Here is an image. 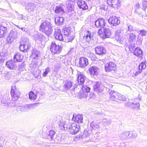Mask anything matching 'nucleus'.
I'll return each instance as SVG.
<instances>
[{
    "mask_svg": "<svg viewBox=\"0 0 147 147\" xmlns=\"http://www.w3.org/2000/svg\"><path fill=\"white\" fill-rule=\"evenodd\" d=\"M77 81L78 84L79 85H82L81 88L82 91L88 93L90 92V88L86 85H83L85 82V76L80 71H78L77 73Z\"/></svg>",
    "mask_w": 147,
    "mask_h": 147,
    "instance_id": "f257e3e1",
    "label": "nucleus"
},
{
    "mask_svg": "<svg viewBox=\"0 0 147 147\" xmlns=\"http://www.w3.org/2000/svg\"><path fill=\"white\" fill-rule=\"evenodd\" d=\"M30 47V45L28 39L26 38L22 40L19 46V49L21 51L26 52Z\"/></svg>",
    "mask_w": 147,
    "mask_h": 147,
    "instance_id": "f03ea898",
    "label": "nucleus"
},
{
    "mask_svg": "<svg viewBox=\"0 0 147 147\" xmlns=\"http://www.w3.org/2000/svg\"><path fill=\"white\" fill-rule=\"evenodd\" d=\"M11 94L12 96L11 102L13 104L15 102H17L18 99L20 95V92L17 89L16 87L11 86Z\"/></svg>",
    "mask_w": 147,
    "mask_h": 147,
    "instance_id": "7ed1b4c3",
    "label": "nucleus"
},
{
    "mask_svg": "<svg viewBox=\"0 0 147 147\" xmlns=\"http://www.w3.org/2000/svg\"><path fill=\"white\" fill-rule=\"evenodd\" d=\"M98 33L100 37L102 39H105L110 37L111 35V32L109 28H103L99 29Z\"/></svg>",
    "mask_w": 147,
    "mask_h": 147,
    "instance_id": "20e7f679",
    "label": "nucleus"
},
{
    "mask_svg": "<svg viewBox=\"0 0 147 147\" xmlns=\"http://www.w3.org/2000/svg\"><path fill=\"white\" fill-rule=\"evenodd\" d=\"M90 130L88 129L84 130V131L83 132H81L79 135L76 136V138L78 139H84V141H88L89 140V136L90 135Z\"/></svg>",
    "mask_w": 147,
    "mask_h": 147,
    "instance_id": "39448f33",
    "label": "nucleus"
},
{
    "mask_svg": "<svg viewBox=\"0 0 147 147\" xmlns=\"http://www.w3.org/2000/svg\"><path fill=\"white\" fill-rule=\"evenodd\" d=\"M116 65L114 63L110 62L107 63L105 66V69L107 72H111L114 73L116 69Z\"/></svg>",
    "mask_w": 147,
    "mask_h": 147,
    "instance_id": "423d86ee",
    "label": "nucleus"
},
{
    "mask_svg": "<svg viewBox=\"0 0 147 147\" xmlns=\"http://www.w3.org/2000/svg\"><path fill=\"white\" fill-rule=\"evenodd\" d=\"M68 131L72 134H76L80 130V125L73 123L69 126Z\"/></svg>",
    "mask_w": 147,
    "mask_h": 147,
    "instance_id": "0eeeda50",
    "label": "nucleus"
},
{
    "mask_svg": "<svg viewBox=\"0 0 147 147\" xmlns=\"http://www.w3.org/2000/svg\"><path fill=\"white\" fill-rule=\"evenodd\" d=\"M50 50L53 54H58L61 51V49L58 45H57L55 41L52 42L50 47Z\"/></svg>",
    "mask_w": 147,
    "mask_h": 147,
    "instance_id": "6e6552de",
    "label": "nucleus"
},
{
    "mask_svg": "<svg viewBox=\"0 0 147 147\" xmlns=\"http://www.w3.org/2000/svg\"><path fill=\"white\" fill-rule=\"evenodd\" d=\"M13 105H11L12 106L18 107L17 108V110L22 112H25L28 111L30 109V107L29 105H26L24 106H20L18 103L15 102L13 103Z\"/></svg>",
    "mask_w": 147,
    "mask_h": 147,
    "instance_id": "1a4fd4ad",
    "label": "nucleus"
},
{
    "mask_svg": "<svg viewBox=\"0 0 147 147\" xmlns=\"http://www.w3.org/2000/svg\"><path fill=\"white\" fill-rule=\"evenodd\" d=\"M55 132L53 130H50L49 133L47 134V138L50 141H53L54 140L55 142L56 143H60V141H58L59 137L56 138L55 139Z\"/></svg>",
    "mask_w": 147,
    "mask_h": 147,
    "instance_id": "9d476101",
    "label": "nucleus"
},
{
    "mask_svg": "<svg viewBox=\"0 0 147 147\" xmlns=\"http://www.w3.org/2000/svg\"><path fill=\"white\" fill-rule=\"evenodd\" d=\"M109 22L112 26H116L120 23V20L119 18L115 16H112L108 20Z\"/></svg>",
    "mask_w": 147,
    "mask_h": 147,
    "instance_id": "9b49d317",
    "label": "nucleus"
},
{
    "mask_svg": "<svg viewBox=\"0 0 147 147\" xmlns=\"http://www.w3.org/2000/svg\"><path fill=\"white\" fill-rule=\"evenodd\" d=\"M18 34L16 30L11 31L10 33L9 36L7 38V41L10 43H12L16 39L17 36H18Z\"/></svg>",
    "mask_w": 147,
    "mask_h": 147,
    "instance_id": "f8f14e48",
    "label": "nucleus"
},
{
    "mask_svg": "<svg viewBox=\"0 0 147 147\" xmlns=\"http://www.w3.org/2000/svg\"><path fill=\"white\" fill-rule=\"evenodd\" d=\"M90 74L91 76H97L100 71V69L96 66H90L88 69Z\"/></svg>",
    "mask_w": 147,
    "mask_h": 147,
    "instance_id": "ddd939ff",
    "label": "nucleus"
},
{
    "mask_svg": "<svg viewBox=\"0 0 147 147\" xmlns=\"http://www.w3.org/2000/svg\"><path fill=\"white\" fill-rule=\"evenodd\" d=\"M51 24L50 19H47L45 20H42L41 24L39 26L40 31L42 32Z\"/></svg>",
    "mask_w": 147,
    "mask_h": 147,
    "instance_id": "4468645a",
    "label": "nucleus"
},
{
    "mask_svg": "<svg viewBox=\"0 0 147 147\" xmlns=\"http://www.w3.org/2000/svg\"><path fill=\"white\" fill-rule=\"evenodd\" d=\"M93 34L89 31H86L84 34L83 40L87 42H89L93 39Z\"/></svg>",
    "mask_w": 147,
    "mask_h": 147,
    "instance_id": "2eb2a0df",
    "label": "nucleus"
},
{
    "mask_svg": "<svg viewBox=\"0 0 147 147\" xmlns=\"http://www.w3.org/2000/svg\"><path fill=\"white\" fill-rule=\"evenodd\" d=\"M34 40L35 41H38L41 42L45 41V36L40 33L35 32L34 36Z\"/></svg>",
    "mask_w": 147,
    "mask_h": 147,
    "instance_id": "dca6fc26",
    "label": "nucleus"
},
{
    "mask_svg": "<svg viewBox=\"0 0 147 147\" xmlns=\"http://www.w3.org/2000/svg\"><path fill=\"white\" fill-rule=\"evenodd\" d=\"M54 36L56 39L59 40L60 41H63L64 40L60 29L58 28H55V30Z\"/></svg>",
    "mask_w": 147,
    "mask_h": 147,
    "instance_id": "f3484780",
    "label": "nucleus"
},
{
    "mask_svg": "<svg viewBox=\"0 0 147 147\" xmlns=\"http://www.w3.org/2000/svg\"><path fill=\"white\" fill-rule=\"evenodd\" d=\"M95 24L97 28H103L105 25V22L103 18H100L95 21Z\"/></svg>",
    "mask_w": 147,
    "mask_h": 147,
    "instance_id": "a211bd4d",
    "label": "nucleus"
},
{
    "mask_svg": "<svg viewBox=\"0 0 147 147\" xmlns=\"http://www.w3.org/2000/svg\"><path fill=\"white\" fill-rule=\"evenodd\" d=\"M70 32V30L69 28H65L63 29V33L64 35L66 36L65 38L68 40L67 41L68 42L71 41L74 38V36L71 37V35L69 34Z\"/></svg>",
    "mask_w": 147,
    "mask_h": 147,
    "instance_id": "6ab92c4d",
    "label": "nucleus"
},
{
    "mask_svg": "<svg viewBox=\"0 0 147 147\" xmlns=\"http://www.w3.org/2000/svg\"><path fill=\"white\" fill-rule=\"evenodd\" d=\"M25 9L29 12L33 11L36 8V5L34 3H28L25 5Z\"/></svg>",
    "mask_w": 147,
    "mask_h": 147,
    "instance_id": "aec40b11",
    "label": "nucleus"
},
{
    "mask_svg": "<svg viewBox=\"0 0 147 147\" xmlns=\"http://www.w3.org/2000/svg\"><path fill=\"white\" fill-rule=\"evenodd\" d=\"M63 83V91L64 92L69 90L72 85V83L69 81H64Z\"/></svg>",
    "mask_w": 147,
    "mask_h": 147,
    "instance_id": "412c9836",
    "label": "nucleus"
},
{
    "mask_svg": "<svg viewBox=\"0 0 147 147\" xmlns=\"http://www.w3.org/2000/svg\"><path fill=\"white\" fill-rule=\"evenodd\" d=\"M72 120L78 123H82L83 121V116L80 114H74Z\"/></svg>",
    "mask_w": 147,
    "mask_h": 147,
    "instance_id": "4be33fe9",
    "label": "nucleus"
},
{
    "mask_svg": "<svg viewBox=\"0 0 147 147\" xmlns=\"http://www.w3.org/2000/svg\"><path fill=\"white\" fill-rule=\"evenodd\" d=\"M79 64L80 67H84L88 65V59L84 57H81L80 58Z\"/></svg>",
    "mask_w": 147,
    "mask_h": 147,
    "instance_id": "5701e85b",
    "label": "nucleus"
},
{
    "mask_svg": "<svg viewBox=\"0 0 147 147\" xmlns=\"http://www.w3.org/2000/svg\"><path fill=\"white\" fill-rule=\"evenodd\" d=\"M55 12L57 14L62 15L65 12L63 6L62 5L56 6L55 8Z\"/></svg>",
    "mask_w": 147,
    "mask_h": 147,
    "instance_id": "b1692460",
    "label": "nucleus"
},
{
    "mask_svg": "<svg viewBox=\"0 0 147 147\" xmlns=\"http://www.w3.org/2000/svg\"><path fill=\"white\" fill-rule=\"evenodd\" d=\"M53 26L50 24L48 27L43 30L42 32H43L45 34L49 36L53 31Z\"/></svg>",
    "mask_w": 147,
    "mask_h": 147,
    "instance_id": "393cba45",
    "label": "nucleus"
},
{
    "mask_svg": "<svg viewBox=\"0 0 147 147\" xmlns=\"http://www.w3.org/2000/svg\"><path fill=\"white\" fill-rule=\"evenodd\" d=\"M95 50L96 54L100 55L104 54L106 52V50L102 45L98 46L95 48Z\"/></svg>",
    "mask_w": 147,
    "mask_h": 147,
    "instance_id": "a878e982",
    "label": "nucleus"
},
{
    "mask_svg": "<svg viewBox=\"0 0 147 147\" xmlns=\"http://www.w3.org/2000/svg\"><path fill=\"white\" fill-rule=\"evenodd\" d=\"M77 4L80 8H81L83 10L87 9L88 6L85 2L83 0L79 1L77 2Z\"/></svg>",
    "mask_w": 147,
    "mask_h": 147,
    "instance_id": "bb28decb",
    "label": "nucleus"
},
{
    "mask_svg": "<svg viewBox=\"0 0 147 147\" xmlns=\"http://www.w3.org/2000/svg\"><path fill=\"white\" fill-rule=\"evenodd\" d=\"M102 84L101 83L99 82H96L93 88L95 91L98 93H100L102 90Z\"/></svg>",
    "mask_w": 147,
    "mask_h": 147,
    "instance_id": "cd10ccee",
    "label": "nucleus"
},
{
    "mask_svg": "<svg viewBox=\"0 0 147 147\" xmlns=\"http://www.w3.org/2000/svg\"><path fill=\"white\" fill-rule=\"evenodd\" d=\"M125 106L127 107H130L133 109L137 108L140 109V105L139 102H136L135 104L133 102H127L125 105Z\"/></svg>",
    "mask_w": 147,
    "mask_h": 147,
    "instance_id": "c85d7f7f",
    "label": "nucleus"
},
{
    "mask_svg": "<svg viewBox=\"0 0 147 147\" xmlns=\"http://www.w3.org/2000/svg\"><path fill=\"white\" fill-rule=\"evenodd\" d=\"M6 66L10 69H13L15 68L16 64L14 61L11 60L6 62Z\"/></svg>",
    "mask_w": 147,
    "mask_h": 147,
    "instance_id": "c756f323",
    "label": "nucleus"
},
{
    "mask_svg": "<svg viewBox=\"0 0 147 147\" xmlns=\"http://www.w3.org/2000/svg\"><path fill=\"white\" fill-rule=\"evenodd\" d=\"M129 131H125L120 135V137L121 139H129Z\"/></svg>",
    "mask_w": 147,
    "mask_h": 147,
    "instance_id": "7c9ffc66",
    "label": "nucleus"
},
{
    "mask_svg": "<svg viewBox=\"0 0 147 147\" xmlns=\"http://www.w3.org/2000/svg\"><path fill=\"white\" fill-rule=\"evenodd\" d=\"M110 99L113 101H116L117 92L111 90L109 92Z\"/></svg>",
    "mask_w": 147,
    "mask_h": 147,
    "instance_id": "2f4dec72",
    "label": "nucleus"
},
{
    "mask_svg": "<svg viewBox=\"0 0 147 147\" xmlns=\"http://www.w3.org/2000/svg\"><path fill=\"white\" fill-rule=\"evenodd\" d=\"M7 29L6 26H3L2 25L0 26V38L4 36V34L6 33Z\"/></svg>",
    "mask_w": 147,
    "mask_h": 147,
    "instance_id": "473e14b6",
    "label": "nucleus"
},
{
    "mask_svg": "<svg viewBox=\"0 0 147 147\" xmlns=\"http://www.w3.org/2000/svg\"><path fill=\"white\" fill-rule=\"evenodd\" d=\"M63 17H57L55 18V22L57 25H62L63 23Z\"/></svg>",
    "mask_w": 147,
    "mask_h": 147,
    "instance_id": "72a5a7b5",
    "label": "nucleus"
},
{
    "mask_svg": "<svg viewBox=\"0 0 147 147\" xmlns=\"http://www.w3.org/2000/svg\"><path fill=\"white\" fill-rule=\"evenodd\" d=\"M122 33L121 32H116L115 33V39L118 42H120L122 40Z\"/></svg>",
    "mask_w": 147,
    "mask_h": 147,
    "instance_id": "f704fd0d",
    "label": "nucleus"
},
{
    "mask_svg": "<svg viewBox=\"0 0 147 147\" xmlns=\"http://www.w3.org/2000/svg\"><path fill=\"white\" fill-rule=\"evenodd\" d=\"M23 58V56H14L13 61L15 62H21Z\"/></svg>",
    "mask_w": 147,
    "mask_h": 147,
    "instance_id": "c9c22d12",
    "label": "nucleus"
},
{
    "mask_svg": "<svg viewBox=\"0 0 147 147\" xmlns=\"http://www.w3.org/2000/svg\"><path fill=\"white\" fill-rule=\"evenodd\" d=\"M112 121L110 119H107L106 118L103 119L102 122L105 125L108 126L110 125Z\"/></svg>",
    "mask_w": 147,
    "mask_h": 147,
    "instance_id": "e433bc0d",
    "label": "nucleus"
},
{
    "mask_svg": "<svg viewBox=\"0 0 147 147\" xmlns=\"http://www.w3.org/2000/svg\"><path fill=\"white\" fill-rule=\"evenodd\" d=\"M29 98L31 100H35L37 98V96L33 92H30L29 95Z\"/></svg>",
    "mask_w": 147,
    "mask_h": 147,
    "instance_id": "4c0bfd02",
    "label": "nucleus"
},
{
    "mask_svg": "<svg viewBox=\"0 0 147 147\" xmlns=\"http://www.w3.org/2000/svg\"><path fill=\"white\" fill-rule=\"evenodd\" d=\"M142 71L140 68L135 69L133 71V75L134 76H137L140 74Z\"/></svg>",
    "mask_w": 147,
    "mask_h": 147,
    "instance_id": "58836bf2",
    "label": "nucleus"
},
{
    "mask_svg": "<svg viewBox=\"0 0 147 147\" xmlns=\"http://www.w3.org/2000/svg\"><path fill=\"white\" fill-rule=\"evenodd\" d=\"M142 51L139 48H137L134 51V55H140L142 54Z\"/></svg>",
    "mask_w": 147,
    "mask_h": 147,
    "instance_id": "ea45409f",
    "label": "nucleus"
},
{
    "mask_svg": "<svg viewBox=\"0 0 147 147\" xmlns=\"http://www.w3.org/2000/svg\"><path fill=\"white\" fill-rule=\"evenodd\" d=\"M129 36V40L130 41H134L136 40V35L134 33H130Z\"/></svg>",
    "mask_w": 147,
    "mask_h": 147,
    "instance_id": "a19ab883",
    "label": "nucleus"
},
{
    "mask_svg": "<svg viewBox=\"0 0 147 147\" xmlns=\"http://www.w3.org/2000/svg\"><path fill=\"white\" fill-rule=\"evenodd\" d=\"M138 68H140V69L142 71L143 70L145 69L146 67V65L145 64V62H141L138 65Z\"/></svg>",
    "mask_w": 147,
    "mask_h": 147,
    "instance_id": "79ce46f5",
    "label": "nucleus"
},
{
    "mask_svg": "<svg viewBox=\"0 0 147 147\" xmlns=\"http://www.w3.org/2000/svg\"><path fill=\"white\" fill-rule=\"evenodd\" d=\"M90 127L94 129L99 128L100 126L99 124L95 123L94 121H92L90 123Z\"/></svg>",
    "mask_w": 147,
    "mask_h": 147,
    "instance_id": "37998d69",
    "label": "nucleus"
},
{
    "mask_svg": "<svg viewBox=\"0 0 147 147\" xmlns=\"http://www.w3.org/2000/svg\"><path fill=\"white\" fill-rule=\"evenodd\" d=\"M137 136V134L135 131H129V138H136Z\"/></svg>",
    "mask_w": 147,
    "mask_h": 147,
    "instance_id": "c03bdc74",
    "label": "nucleus"
},
{
    "mask_svg": "<svg viewBox=\"0 0 147 147\" xmlns=\"http://www.w3.org/2000/svg\"><path fill=\"white\" fill-rule=\"evenodd\" d=\"M112 7L115 8H117L118 7L120 6V4L119 0H115Z\"/></svg>",
    "mask_w": 147,
    "mask_h": 147,
    "instance_id": "a18cd8bd",
    "label": "nucleus"
},
{
    "mask_svg": "<svg viewBox=\"0 0 147 147\" xmlns=\"http://www.w3.org/2000/svg\"><path fill=\"white\" fill-rule=\"evenodd\" d=\"M87 92L82 91V92L80 93L79 94V98L81 99L83 98L87 97L88 96Z\"/></svg>",
    "mask_w": 147,
    "mask_h": 147,
    "instance_id": "49530a36",
    "label": "nucleus"
},
{
    "mask_svg": "<svg viewBox=\"0 0 147 147\" xmlns=\"http://www.w3.org/2000/svg\"><path fill=\"white\" fill-rule=\"evenodd\" d=\"M116 100H124V96L118 93L117 92Z\"/></svg>",
    "mask_w": 147,
    "mask_h": 147,
    "instance_id": "de8ad7c7",
    "label": "nucleus"
},
{
    "mask_svg": "<svg viewBox=\"0 0 147 147\" xmlns=\"http://www.w3.org/2000/svg\"><path fill=\"white\" fill-rule=\"evenodd\" d=\"M127 26L128 30L127 31L126 33L129 34L131 33V32L134 30V28L133 26L129 24H127Z\"/></svg>",
    "mask_w": 147,
    "mask_h": 147,
    "instance_id": "09e8293b",
    "label": "nucleus"
},
{
    "mask_svg": "<svg viewBox=\"0 0 147 147\" xmlns=\"http://www.w3.org/2000/svg\"><path fill=\"white\" fill-rule=\"evenodd\" d=\"M39 54H41L39 51L36 49H34L32 52V55H38Z\"/></svg>",
    "mask_w": 147,
    "mask_h": 147,
    "instance_id": "8fccbe9b",
    "label": "nucleus"
},
{
    "mask_svg": "<svg viewBox=\"0 0 147 147\" xmlns=\"http://www.w3.org/2000/svg\"><path fill=\"white\" fill-rule=\"evenodd\" d=\"M50 71V68L48 67L45 69V71L43 73V76L45 77L46 76L48 73Z\"/></svg>",
    "mask_w": 147,
    "mask_h": 147,
    "instance_id": "3c124183",
    "label": "nucleus"
},
{
    "mask_svg": "<svg viewBox=\"0 0 147 147\" xmlns=\"http://www.w3.org/2000/svg\"><path fill=\"white\" fill-rule=\"evenodd\" d=\"M76 52V50L75 49L72 48L70 50L68 53L67 54L68 55H74Z\"/></svg>",
    "mask_w": 147,
    "mask_h": 147,
    "instance_id": "603ef678",
    "label": "nucleus"
},
{
    "mask_svg": "<svg viewBox=\"0 0 147 147\" xmlns=\"http://www.w3.org/2000/svg\"><path fill=\"white\" fill-rule=\"evenodd\" d=\"M115 1V0H107V3L110 7H112Z\"/></svg>",
    "mask_w": 147,
    "mask_h": 147,
    "instance_id": "864d4df0",
    "label": "nucleus"
},
{
    "mask_svg": "<svg viewBox=\"0 0 147 147\" xmlns=\"http://www.w3.org/2000/svg\"><path fill=\"white\" fill-rule=\"evenodd\" d=\"M71 2H67V1L66 2V4L67 7V8H71L73 6V4L71 3Z\"/></svg>",
    "mask_w": 147,
    "mask_h": 147,
    "instance_id": "5fc2aeb1",
    "label": "nucleus"
},
{
    "mask_svg": "<svg viewBox=\"0 0 147 147\" xmlns=\"http://www.w3.org/2000/svg\"><path fill=\"white\" fill-rule=\"evenodd\" d=\"M70 125H71V124H65L63 125V127L65 130H66L67 129L68 130V129H69V126Z\"/></svg>",
    "mask_w": 147,
    "mask_h": 147,
    "instance_id": "6e6d98bb",
    "label": "nucleus"
},
{
    "mask_svg": "<svg viewBox=\"0 0 147 147\" xmlns=\"http://www.w3.org/2000/svg\"><path fill=\"white\" fill-rule=\"evenodd\" d=\"M18 69L19 71H23L24 69V64H22L21 65H19L18 67Z\"/></svg>",
    "mask_w": 147,
    "mask_h": 147,
    "instance_id": "4d7b16f0",
    "label": "nucleus"
},
{
    "mask_svg": "<svg viewBox=\"0 0 147 147\" xmlns=\"http://www.w3.org/2000/svg\"><path fill=\"white\" fill-rule=\"evenodd\" d=\"M90 57L92 60L95 61L98 60L96 56H90Z\"/></svg>",
    "mask_w": 147,
    "mask_h": 147,
    "instance_id": "13d9d810",
    "label": "nucleus"
},
{
    "mask_svg": "<svg viewBox=\"0 0 147 147\" xmlns=\"http://www.w3.org/2000/svg\"><path fill=\"white\" fill-rule=\"evenodd\" d=\"M135 47V45L134 44L131 45H129L128 47V48L130 51H131Z\"/></svg>",
    "mask_w": 147,
    "mask_h": 147,
    "instance_id": "bf43d9fd",
    "label": "nucleus"
},
{
    "mask_svg": "<svg viewBox=\"0 0 147 147\" xmlns=\"http://www.w3.org/2000/svg\"><path fill=\"white\" fill-rule=\"evenodd\" d=\"M4 60V56H0V64L3 62Z\"/></svg>",
    "mask_w": 147,
    "mask_h": 147,
    "instance_id": "052dcab7",
    "label": "nucleus"
},
{
    "mask_svg": "<svg viewBox=\"0 0 147 147\" xmlns=\"http://www.w3.org/2000/svg\"><path fill=\"white\" fill-rule=\"evenodd\" d=\"M146 33V32L144 30H141L140 31V34L142 36H145Z\"/></svg>",
    "mask_w": 147,
    "mask_h": 147,
    "instance_id": "680f3d73",
    "label": "nucleus"
},
{
    "mask_svg": "<svg viewBox=\"0 0 147 147\" xmlns=\"http://www.w3.org/2000/svg\"><path fill=\"white\" fill-rule=\"evenodd\" d=\"M142 4L144 7L147 6V0H143Z\"/></svg>",
    "mask_w": 147,
    "mask_h": 147,
    "instance_id": "e2e57ef3",
    "label": "nucleus"
},
{
    "mask_svg": "<svg viewBox=\"0 0 147 147\" xmlns=\"http://www.w3.org/2000/svg\"><path fill=\"white\" fill-rule=\"evenodd\" d=\"M140 7L139 4L138 3H137L136 4L135 6V7L136 9V11L137 9H138Z\"/></svg>",
    "mask_w": 147,
    "mask_h": 147,
    "instance_id": "0e129e2a",
    "label": "nucleus"
},
{
    "mask_svg": "<svg viewBox=\"0 0 147 147\" xmlns=\"http://www.w3.org/2000/svg\"><path fill=\"white\" fill-rule=\"evenodd\" d=\"M67 2H70L71 3H73L76 0H67Z\"/></svg>",
    "mask_w": 147,
    "mask_h": 147,
    "instance_id": "69168bd1",
    "label": "nucleus"
},
{
    "mask_svg": "<svg viewBox=\"0 0 147 147\" xmlns=\"http://www.w3.org/2000/svg\"><path fill=\"white\" fill-rule=\"evenodd\" d=\"M55 67L56 68H57V69H59L60 67V65L59 64H58L57 65V66L55 65Z\"/></svg>",
    "mask_w": 147,
    "mask_h": 147,
    "instance_id": "338daca9",
    "label": "nucleus"
},
{
    "mask_svg": "<svg viewBox=\"0 0 147 147\" xmlns=\"http://www.w3.org/2000/svg\"><path fill=\"white\" fill-rule=\"evenodd\" d=\"M20 29H21L23 31H25V29L24 28V27L21 28H20Z\"/></svg>",
    "mask_w": 147,
    "mask_h": 147,
    "instance_id": "774afa93",
    "label": "nucleus"
}]
</instances>
